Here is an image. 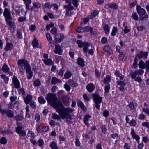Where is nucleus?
Segmentation results:
<instances>
[{
    "label": "nucleus",
    "instance_id": "nucleus-4",
    "mask_svg": "<svg viewBox=\"0 0 149 149\" xmlns=\"http://www.w3.org/2000/svg\"><path fill=\"white\" fill-rule=\"evenodd\" d=\"M77 43L78 45V47L80 48L84 47L83 48V51L85 53H86L88 51V47L90 46V44L86 42H82L80 40H78L77 42Z\"/></svg>",
    "mask_w": 149,
    "mask_h": 149
},
{
    "label": "nucleus",
    "instance_id": "nucleus-43",
    "mask_svg": "<svg viewBox=\"0 0 149 149\" xmlns=\"http://www.w3.org/2000/svg\"><path fill=\"white\" fill-rule=\"evenodd\" d=\"M91 115L89 114H86L85 115L84 117L83 121L87 122L88 121L89 118L91 117Z\"/></svg>",
    "mask_w": 149,
    "mask_h": 149
},
{
    "label": "nucleus",
    "instance_id": "nucleus-30",
    "mask_svg": "<svg viewBox=\"0 0 149 149\" xmlns=\"http://www.w3.org/2000/svg\"><path fill=\"white\" fill-rule=\"evenodd\" d=\"M2 69L3 71L5 73L8 72L10 70V68L8 67V65L4 64L3 66Z\"/></svg>",
    "mask_w": 149,
    "mask_h": 149
},
{
    "label": "nucleus",
    "instance_id": "nucleus-3",
    "mask_svg": "<svg viewBox=\"0 0 149 149\" xmlns=\"http://www.w3.org/2000/svg\"><path fill=\"white\" fill-rule=\"evenodd\" d=\"M17 64L19 68L20 72L22 74H24L25 69L26 70L31 68L28 61L25 59L18 60Z\"/></svg>",
    "mask_w": 149,
    "mask_h": 149
},
{
    "label": "nucleus",
    "instance_id": "nucleus-15",
    "mask_svg": "<svg viewBox=\"0 0 149 149\" xmlns=\"http://www.w3.org/2000/svg\"><path fill=\"white\" fill-rule=\"evenodd\" d=\"M32 44L33 48H41V46L39 45L38 41L36 38H34L32 41Z\"/></svg>",
    "mask_w": 149,
    "mask_h": 149
},
{
    "label": "nucleus",
    "instance_id": "nucleus-44",
    "mask_svg": "<svg viewBox=\"0 0 149 149\" xmlns=\"http://www.w3.org/2000/svg\"><path fill=\"white\" fill-rule=\"evenodd\" d=\"M129 124L131 126H135L137 124V122L134 120L132 119L130 121Z\"/></svg>",
    "mask_w": 149,
    "mask_h": 149
},
{
    "label": "nucleus",
    "instance_id": "nucleus-55",
    "mask_svg": "<svg viewBox=\"0 0 149 149\" xmlns=\"http://www.w3.org/2000/svg\"><path fill=\"white\" fill-rule=\"evenodd\" d=\"M98 11L97 10H94L92 13H91V15L92 16V18H93L95 16H96L97 15H98Z\"/></svg>",
    "mask_w": 149,
    "mask_h": 149
},
{
    "label": "nucleus",
    "instance_id": "nucleus-24",
    "mask_svg": "<svg viewBox=\"0 0 149 149\" xmlns=\"http://www.w3.org/2000/svg\"><path fill=\"white\" fill-rule=\"evenodd\" d=\"M26 73L28 74L27 78L28 79H31L33 76V73L32 72L31 68L26 70Z\"/></svg>",
    "mask_w": 149,
    "mask_h": 149
},
{
    "label": "nucleus",
    "instance_id": "nucleus-32",
    "mask_svg": "<svg viewBox=\"0 0 149 149\" xmlns=\"http://www.w3.org/2000/svg\"><path fill=\"white\" fill-rule=\"evenodd\" d=\"M25 4L26 8L29 10L30 8H29V5L31 3V0H23Z\"/></svg>",
    "mask_w": 149,
    "mask_h": 149
},
{
    "label": "nucleus",
    "instance_id": "nucleus-17",
    "mask_svg": "<svg viewBox=\"0 0 149 149\" xmlns=\"http://www.w3.org/2000/svg\"><path fill=\"white\" fill-rule=\"evenodd\" d=\"M41 4L40 3L38 2H34L33 3V6L30 8L29 10L32 11L34 10V8L39 9L41 7Z\"/></svg>",
    "mask_w": 149,
    "mask_h": 149
},
{
    "label": "nucleus",
    "instance_id": "nucleus-7",
    "mask_svg": "<svg viewBox=\"0 0 149 149\" xmlns=\"http://www.w3.org/2000/svg\"><path fill=\"white\" fill-rule=\"evenodd\" d=\"M23 127L21 126H18L16 130V132L21 136H24L26 134V132L23 130Z\"/></svg>",
    "mask_w": 149,
    "mask_h": 149
},
{
    "label": "nucleus",
    "instance_id": "nucleus-27",
    "mask_svg": "<svg viewBox=\"0 0 149 149\" xmlns=\"http://www.w3.org/2000/svg\"><path fill=\"white\" fill-rule=\"evenodd\" d=\"M84 32L90 31L91 34L94 35L95 34L93 31V28L92 27L87 26L84 27Z\"/></svg>",
    "mask_w": 149,
    "mask_h": 149
},
{
    "label": "nucleus",
    "instance_id": "nucleus-14",
    "mask_svg": "<svg viewBox=\"0 0 149 149\" xmlns=\"http://www.w3.org/2000/svg\"><path fill=\"white\" fill-rule=\"evenodd\" d=\"M13 45L11 42H6L4 50L6 51H10L13 49Z\"/></svg>",
    "mask_w": 149,
    "mask_h": 149
},
{
    "label": "nucleus",
    "instance_id": "nucleus-33",
    "mask_svg": "<svg viewBox=\"0 0 149 149\" xmlns=\"http://www.w3.org/2000/svg\"><path fill=\"white\" fill-rule=\"evenodd\" d=\"M50 147L52 149H58L56 143L54 141H53L51 143Z\"/></svg>",
    "mask_w": 149,
    "mask_h": 149
},
{
    "label": "nucleus",
    "instance_id": "nucleus-13",
    "mask_svg": "<svg viewBox=\"0 0 149 149\" xmlns=\"http://www.w3.org/2000/svg\"><path fill=\"white\" fill-rule=\"evenodd\" d=\"M148 52L141 51L140 52L139 54L137 55L138 58L139 59H141L143 57L145 59L147 58V56L148 54Z\"/></svg>",
    "mask_w": 149,
    "mask_h": 149
},
{
    "label": "nucleus",
    "instance_id": "nucleus-40",
    "mask_svg": "<svg viewBox=\"0 0 149 149\" xmlns=\"http://www.w3.org/2000/svg\"><path fill=\"white\" fill-rule=\"evenodd\" d=\"M16 36L17 38L19 39L22 38V35L21 31L19 30H17V31Z\"/></svg>",
    "mask_w": 149,
    "mask_h": 149
},
{
    "label": "nucleus",
    "instance_id": "nucleus-45",
    "mask_svg": "<svg viewBox=\"0 0 149 149\" xmlns=\"http://www.w3.org/2000/svg\"><path fill=\"white\" fill-rule=\"evenodd\" d=\"M118 5L115 3L110 4V8L114 10H116L118 8Z\"/></svg>",
    "mask_w": 149,
    "mask_h": 149
},
{
    "label": "nucleus",
    "instance_id": "nucleus-60",
    "mask_svg": "<svg viewBox=\"0 0 149 149\" xmlns=\"http://www.w3.org/2000/svg\"><path fill=\"white\" fill-rule=\"evenodd\" d=\"M145 68L146 72L149 71V61H148L145 62Z\"/></svg>",
    "mask_w": 149,
    "mask_h": 149
},
{
    "label": "nucleus",
    "instance_id": "nucleus-21",
    "mask_svg": "<svg viewBox=\"0 0 149 149\" xmlns=\"http://www.w3.org/2000/svg\"><path fill=\"white\" fill-rule=\"evenodd\" d=\"M45 64L47 65H52L54 64V62L51 58H48L47 59H42Z\"/></svg>",
    "mask_w": 149,
    "mask_h": 149
},
{
    "label": "nucleus",
    "instance_id": "nucleus-36",
    "mask_svg": "<svg viewBox=\"0 0 149 149\" xmlns=\"http://www.w3.org/2000/svg\"><path fill=\"white\" fill-rule=\"evenodd\" d=\"M38 100L39 103L40 104H44L45 102V100L42 96H40L38 98Z\"/></svg>",
    "mask_w": 149,
    "mask_h": 149
},
{
    "label": "nucleus",
    "instance_id": "nucleus-29",
    "mask_svg": "<svg viewBox=\"0 0 149 149\" xmlns=\"http://www.w3.org/2000/svg\"><path fill=\"white\" fill-rule=\"evenodd\" d=\"M103 50L105 52H107L110 54H111L112 52V51L110 47L108 45L104 46L103 48Z\"/></svg>",
    "mask_w": 149,
    "mask_h": 149
},
{
    "label": "nucleus",
    "instance_id": "nucleus-31",
    "mask_svg": "<svg viewBox=\"0 0 149 149\" xmlns=\"http://www.w3.org/2000/svg\"><path fill=\"white\" fill-rule=\"evenodd\" d=\"M72 76V73L69 71L67 70L64 74V78L65 79H68L71 77Z\"/></svg>",
    "mask_w": 149,
    "mask_h": 149
},
{
    "label": "nucleus",
    "instance_id": "nucleus-38",
    "mask_svg": "<svg viewBox=\"0 0 149 149\" xmlns=\"http://www.w3.org/2000/svg\"><path fill=\"white\" fill-rule=\"evenodd\" d=\"M28 136L29 137H30L31 138L33 139L34 138L36 135L34 133L32 132L31 131H29L27 134Z\"/></svg>",
    "mask_w": 149,
    "mask_h": 149
},
{
    "label": "nucleus",
    "instance_id": "nucleus-46",
    "mask_svg": "<svg viewBox=\"0 0 149 149\" xmlns=\"http://www.w3.org/2000/svg\"><path fill=\"white\" fill-rule=\"evenodd\" d=\"M10 15V12L8 11L7 8H5L4 9L3 13V15L5 17L6 16H8Z\"/></svg>",
    "mask_w": 149,
    "mask_h": 149
},
{
    "label": "nucleus",
    "instance_id": "nucleus-9",
    "mask_svg": "<svg viewBox=\"0 0 149 149\" xmlns=\"http://www.w3.org/2000/svg\"><path fill=\"white\" fill-rule=\"evenodd\" d=\"M64 36L62 33H58L55 36V39L56 40L55 43H60L64 39Z\"/></svg>",
    "mask_w": 149,
    "mask_h": 149
},
{
    "label": "nucleus",
    "instance_id": "nucleus-18",
    "mask_svg": "<svg viewBox=\"0 0 149 149\" xmlns=\"http://www.w3.org/2000/svg\"><path fill=\"white\" fill-rule=\"evenodd\" d=\"M77 102L78 107L80 108L83 111H86V108L81 101L79 100H78Z\"/></svg>",
    "mask_w": 149,
    "mask_h": 149
},
{
    "label": "nucleus",
    "instance_id": "nucleus-53",
    "mask_svg": "<svg viewBox=\"0 0 149 149\" xmlns=\"http://www.w3.org/2000/svg\"><path fill=\"white\" fill-rule=\"evenodd\" d=\"M132 17L135 20H138L139 19V17L138 15L136 13H134L132 14Z\"/></svg>",
    "mask_w": 149,
    "mask_h": 149
},
{
    "label": "nucleus",
    "instance_id": "nucleus-51",
    "mask_svg": "<svg viewBox=\"0 0 149 149\" xmlns=\"http://www.w3.org/2000/svg\"><path fill=\"white\" fill-rule=\"evenodd\" d=\"M5 17V21L7 23L9 22L10 21H11L12 17L10 15L8 16H6Z\"/></svg>",
    "mask_w": 149,
    "mask_h": 149
},
{
    "label": "nucleus",
    "instance_id": "nucleus-58",
    "mask_svg": "<svg viewBox=\"0 0 149 149\" xmlns=\"http://www.w3.org/2000/svg\"><path fill=\"white\" fill-rule=\"evenodd\" d=\"M75 143L76 146L77 147L80 146L81 145V143L78 138L77 137H76V138L75 139Z\"/></svg>",
    "mask_w": 149,
    "mask_h": 149
},
{
    "label": "nucleus",
    "instance_id": "nucleus-42",
    "mask_svg": "<svg viewBox=\"0 0 149 149\" xmlns=\"http://www.w3.org/2000/svg\"><path fill=\"white\" fill-rule=\"evenodd\" d=\"M118 31V29L116 27H113L112 29V31L111 33L112 36H114L116 34V33Z\"/></svg>",
    "mask_w": 149,
    "mask_h": 149
},
{
    "label": "nucleus",
    "instance_id": "nucleus-25",
    "mask_svg": "<svg viewBox=\"0 0 149 149\" xmlns=\"http://www.w3.org/2000/svg\"><path fill=\"white\" fill-rule=\"evenodd\" d=\"M131 134L133 139H135L138 141H139L140 139L139 136L135 134L133 129H132L131 130Z\"/></svg>",
    "mask_w": 149,
    "mask_h": 149
},
{
    "label": "nucleus",
    "instance_id": "nucleus-10",
    "mask_svg": "<svg viewBox=\"0 0 149 149\" xmlns=\"http://www.w3.org/2000/svg\"><path fill=\"white\" fill-rule=\"evenodd\" d=\"M2 114L4 115H6L10 118H12L14 116V113L11 111L9 109L4 110Z\"/></svg>",
    "mask_w": 149,
    "mask_h": 149
},
{
    "label": "nucleus",
    "instance_id": "nucleus-48",
    "mask_svg": "<svg viewBox=\"0 0 149 149\" xmlns=\"http://www.w3.org/2000/svg\"><path fill=\"white\" fill-rule=\"evenodd\" d=\"M130 74H131L132 78L133 79H134L136 77V76L138 75L137 72H136V70L134 72H131Z\"/></svg>",
    "mask_w": 149,
    "mask_h": 149
},
{
    "label": "nucleus",
    "instance_id": "nucleus-50",
    "mask_svg": "<svg viewBox=\"0 0 149 149\" xmlns=\"http://www.w3.org/2000/svg\"><path fill=\"white\" fill-rule=\"evenodd\" d=\"M46 37L47 38V40L49 42H50L52 41V39L51 36L50 34L49 33H47L46 34Z\"/></svg>",
    "mask_w": 149,
    "mask_h": 149
},
{
    "label": "nucleus",
    "instance_id": "nucleus-12",
    "mask_svg": "<svg viewBox=\"0 0 149 149\" xmlns=\"http://www.w3.org/2000/svg\"><path fill=\"white\" fill-rule=\"evenodd\" d=\"M95 86L92 83H89L86 86V88L88 91L90 93H91L95 89Z\"/></svg>",
    "mask_w": 149,
    "mask_h": 149
},
{
    "label": "nucleus",
    "instance_id": "nucleus-59",
    "mask_svg": "<svg viewBox=\"0 0 149 149\" xmlns=\"http://www.w3.org/2000/svg\"><path fill=\"white\" fill-rule=\"evenodd\" d=\"M84 27H79L77 29L76 31L78 33L83 32H84Z\"/></svg>",
    "mask_w": 149,
    "mask_h": 149
},
{
    "label": "nucleus",
    "instance_id": "nucleus-56",
    "mask_svg": "<svg viewBox=\"0 0 149 149\" xmlns=\"http://www.w3.org/2000/svg\"><path fill=\"white\" fill-rule=\"evenodd\" d=\"M49 129V127L48 126L43 127L42 128V130L43 132H47Z\"/></svg>",
    "mask_w": 149,
    "mask_h": 149
},
{
    "label": "nucleus",
    "instance_id": "nucleus-37",
    "mask_svg": "<svg viewBox=\"0 0 149 149\" xmlns=\"http://www.w3.org/2000/svg\"><path fill=\"white\" fill-rule=\"evenodd\" d=\"M2 78L3 79L4 82L6 84H7L8 83V80L9 79L8 77L6 76L5 74H2L1 75Z\"/></svg>",
    "mask_w": 149,
    "mask_h": 149
},
{
    "label": "nucleus",
    "instance_id": "nucleus-6",
    "mask_svg": "<svg viewBox=\"0 0 149 149\" xmlns=\"http://www.w3.org/2000/svg\"><path fill=\"white\" fill-rule=\"evenodd\" d=\"M12 83L13 84L14 87L16 89H19L20 88V82L17 78L15 75L13 76L12 78Z\"/></svg>",
    "mask_w": 149,
    "mask_h": 149
},
{
    "label": "nucleus",
    "instance_id": "nucleus-20",
    "mask_svg": "<svg viewBox=\"0 0 149 149\" xmlns=\"http://www.w3.org/2000/svg\"><path fill=\"white\" fill-rule=\"evenodd\" d=\"M32 96L29 94H28L27 96L24 99V102L26 104H28L32 101Z\"/></svg>",
    "mask_w": 149,
    "mask_h": 149
},
{
    "label": "nucleus",
    "instance_id": "nucleus-22",
    "mask_svg": "<svg viewBox=\"0 0 149 149\" xmlns=\"http://www.w3.org/2000/svg\"><path fill=\"white\" fill-rule=\"evenodd\" d=\"M51 82L53 84H56L58 83H61L62 81L61 80L55 77H53L51 80Z\"/></svg>",
    "mask_w": 149,
    "mask_h": 149
},
{
    "label": "nucleus",
    "instance_id": "nucleus-49",
    "mask_svg": "<svg viewBox=\"0 0 149 149\" xmlns=\"http://www.w3.org/2000/svg\"><path fill=\"white\" fill-rule=\"evenodd\" d=\"M0 143L1 144H6L7 143V140L5 137L1 138L0 140Z\"/></svg>",
    "mask_w": 149,
    "mask_h": 149
},
{
    "label": "nucleus",
    "instance_id": "nucleus-47",
    "mask_svg": "<svg viewBox=\"0 0 149 149\" xmlns=\"http://www.w3.org/2000/svg\"><path fill=\"white\" fill-rule=\"evenodd\" d=\"M50 32L52 34L55 35V36L57 34V29L55 27L53 28L51 30Z\"/></svg>",
    "mask_w": 149,
    "mask_h": 149
},
{
    "label": "nucleus",
    "instance_id": "nucleus-34",
    "mask_svg": "<svg viewBox=\"0 0 149 149\" xmlns=\"http://www.w3.org/2000/svg\"><path fill=\"white\" fill-rule=\"evenodd\" d=\"M139 66L140 68L144 69L145 68V63L142 60H141L139 63Z\"/></svg>",
    "mask_w": 149,
    "mask_h": 149
},
{
    "label": "nucleus",
    "instance_id": "nucleus-1",
    "mask_svg": "<svg viewBox=\"0 0 149 149\" xmlns=\"http://www.w3.org/2000/svg\"><path fill=\"white\" fill-rule=\"evenodd\" d=\"M62 108H58L56 111L59 113V116L62 119L65 118L67 123H70L72 116L69 113H72L74 109L70 107L65 108L64 107H62Z\"/></svg>",
    "mask_w": 149,
    "mask_h": 149
},
{
    "label": "nucleus",
    "instance_id": "nucleus-23",
    "mask_svg": "<svg viewBox=\"0 0 149 149\" xmlns=\"http://www.w3.org/2000/svg\"><path fill=\"white\" fill-rule=\"evenodd\" d=\"M54 52L56 54H58L59 55L62 54V51L60 48L59 45H56L55 49L54 50Z\"/></svg>",
    "mask_w": 149,
    "mask_h": 149
},
{
    "label": "nucleus",
    "instance_id": "nucleus-28",
    "mask_svg": "<svg viewBox=\"0 0 149 149\" xmlns=\"http://www.w3.org/2000/svg\"><path fill=\"white\" fill-rule=\"evenodd\" d=\"M103 28L105 33L107 34H109L110 31V28L109 25L107 24H105Z\"/></svg>",
    "mask_w": 149,
    "mask_h": 149
},
{
    "label": "nucleus",
    "instance_id": "nucleus-52",
    "mask_svg": "<svg viewBox=\"0 0 149 149\" xmlns=\"http://www.w3.org/2000/svg\"><path fill=\"white\" fill-rule=\"evenodd\" d=\"M125 55L123 53L120 52V53L119 57L120 60L123 61Z\"/></svg>",
    "mask_w": 149,
    "mask_h": 149
},
{
    "label": "nucleus",
    "instance_id": "nucleus-11",
    "mask_svg": "<svg viewBox=\"0 0 149 149\" xmlns=\"http://www.w3.org/2000/svg\"><path fill=\"white\" fill-rule=\"evenodd\" d=\"M61 100L62 102L65 106H68L69 104V97L65 95H63L61 97Z\"/></svg>",
    "mask_w": 149,
    "mask_h": 149
},
{
    "label": "nucleus",
    "instance_id": "nucleus-19",
    "mask_svg": "<svg viewBox=\"0 0 149 149\" xmlns=\"http://www.w3.org/2000/svg\"><path fill=\"white\" fill-rule=\"evenodd\" d=\"M77 63L79 66L83 67L85 65V62L83 58L79 57L77 60Z\"/></svg>",
    "mask_w": 149,
    "mask_h": 149
},
{
    "label": "nucleus",
    "instance_id": "nucleus-61",
    "mask_svg": "<svg viewBox=\"0 0 149 149\" xmlns=\"http://www.w3.org/2000/svg\"><path fill=\"white\" fill-rule=\"evenodd\" d=\"M64 72V70L62 68L61 69H60L59 72L58 73V74L60 76H61V77H62L63 75Z\"/></svg>",
    "mask_w": 149,
    "mask_h": 149
},
{
    "label": "nucleus",
    "instance_id": "nucleus-57",
    "mask_svg": "<svg viewBox=\"0 0 149 149\" xmlns=\"http://www.w3.org/2000/svg\"><path fill=\"white\" fill-rule=\"evenodd\" d=\"M129 106L131 110H133L135 109V105L133 102H131L129 104Z\"/></svg>",
    "mask_w": 149,
    "mask_h": 149
},
{
    "label": "nucleus",
    "instance_id": "nucleus-35",
    "mask_svg": "<svg viewBox=\"0 0 149 149\" xmlns=\"http://www.w3.org/2000/svg\"><path fill=\"white\" fill-rule=\"evenodd\" d=\"M23 116L22 114H20L15 116L14 118L17 121H21L23 119Z\"/></svg>",
    "mask_w": 149,
    "mask_h": 149
},
{
    "label": "nucleus",
    "instance_id": "nucleus-39",
    "mask_svg": "<svg viewBox=\"0 0 149 149\" xmlns=\"http://www.w3.org/2000/svg\"><path fill=\"white\" fill-rule=\"evenodd\" d=\"M34 86L36 87L40 86L41 84L40 80L39 79H37L35 80L34 82Z\"/></svg>",
    "mask_w": 149,
    "mask_h": 149
},
{
    "label": "nucleus",
    "instance_id": "nucleus-2",
    "mask_svg": "<svg viewBox=\"0 0 149 149\" xmlns=\"http://www.w3.org/2000/svg\"><path fill=\"white\" fill-rule=\"evenodd\" d=\"M46 99L50 105L56 109L62 108L64 107L61 101L58 100L56 95L54 94H48L46 97Z\"/></svg>",
    "mask_w": 149,
    "mask_h": 149
},
{
    "label": "nucleus",
    "instance_id": "nucleus-63",
    "mask_svg": "<svg viewBox=\"0 0 149 149\" xmlns=\"http://www.w3.org/2000/svg\"><path fill=\"white\" fill-rule=\"evenodd\" d=\"M52 117L54 119H60L59 116L57 114L54 113L52 114Z\"/></svg>",
    "mask_w": 149,
    "mask_h": 149
},
{
    "label": "nucleus",
    "instance_id": "nucleus-41",
    "mask_svg": "<svg viewBox=\"0 0 149 149\" xmlns=\"http://www.w3.org/2000/svg\"><path fill=\"white\" fill-rule=\"evenodd\" d=\"M111 80V78L110 76L108 75L105 78H104V83H108Z\"/></svg>",
    "mask_w": 149,
    "mask_h": 149
},
{
    "label": "nucleus",
    "instance_id": "nucleus-16",
    "mask_svg": "<svg viewBox=\"0 0 149 149\" xmlns=\"http://www.w3.org/2000/svg\"><path fill=\"white\" fill-rule=\"evenodd\" d=\"M136 10L138 13L140 15H145L146 11L144 9L141 8V6L138 5L136 6Z\"/></svg>",
    "mask_w": 149,
    "mask_h": 149
},
{
    "label": "nucleus",
    "instance_id": "nucleus-26",
    "mask_svg": "<svg viewBox=\"0 0 149 149\" xmlns=\"http://www.w3.org/2000/svg\"><path fill=\"white\" fill-rule=\"evenodd\" d=\"M68 82L72 87H76L78 86V84L77 83L71 79H69Z\"/></svg>",
    "mask_w": 149,
    "mask_h": 149
},
{
    "label": "nucleus",
    "instance_id": "nucleus-5",
    "mask_svg": "<svg viewBox=\"0 0 149 149\" xmlns=\"http://www.w3.org/2000/svg\"><path fill=\"white\" fill-rule=\"evenodd\" d=\"M92 96L93 98V100L96 104V108L97 109H100V104L101 103L102 101V97L100 96L99 95L96 94H93Z\"/></svg>",
    "mask_w": 149,
    "mask_h": 149
},
{
    "label": "nucleus",
    "instance_id": "nucleus-62",
    "mask_svg": "<svg viewBox=\"0 0 149 149\" xmlns=\"http://www.w3.org/2000/svg\"><path fill=\"white\" fill-rule=\"evenodd\" d=\"M30 103V106L32 109H35L36 108V107L35 102L33 100Z\"/></svg>",
    "mask_w": 149,
    "mask_h": 149
},
{
    "label": "nucleus",
    "instance_id": "nucleus-64",
    "mask_svg": "<svg viewBox=\"0 0 149 149\" xmlns=\"http://www.w3.org/2000/svg\"><path fill=\"white\" fill-rule=\"evenodd\" d=\"M40 116L39 114L36 113L35 115V120L36 121L38 122L39 120L40 119Z\"/></svg>",
    "mask_w": 149,
    "mask_h": 149
},
{
    "label": "nucleus",
    "instance_id": "nucleus-8",
    "mask_svg": "<svg viewBox=\"0 0 149 149\" xmlns=\"http://www.w3.org/2000/svg\"><path fill=\"white\" fill-rule=\"evenodd\" d=\"M63 8L66 9L65 15L67 16H70L72 14L71 11L74 9V7L72 6H64Z\"/></svg>",
    "mask_w": 149,
    "mask_h": 149
},
{
    "label": "nucleus",
    "instance_id": "nucleus-54",
    "mask_svg": "<svg viewBox=\"0 0 149 149\" xmlns=\"http://www.w3.org/2000/svg\"><path fill=\"white\" fill-rule=\"evenodd\" d=\"M64 87L68 91H70L71 89L70 86L67 84H64Z\"/></svg>",
    "mask_w": 149,
    "mask_h": 149
}]
</instances>
